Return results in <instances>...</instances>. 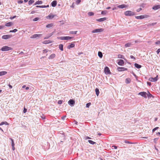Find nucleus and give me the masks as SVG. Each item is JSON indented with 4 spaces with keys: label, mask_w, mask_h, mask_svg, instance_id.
Wrapping results in <instances>:
<instances>
[{
    "label": "nucleus",
    "mask_w": 160,
    "mask_h": 160,
    "mask_svg": "<svg viewBox=\"0 0 160 160\" xmlns=\"http://www.w3.org/2000/svg\"><path fill=\"white\" fill-rule=\"evenodd\" d=\"M12 50V48L7 46H3L0 49L2 51H7Z\"/></svg>",
    "instance_id": "f257e3e1"
},
{
    "label": "nucleus",
    "mask_w": 160,
    "mask_h": 160,
    "mask_svg": "<svg viewBox=\"0 0 160 160\" xmlns=\"http://www.w3.org/2000/svg\"><path fill=\"white\" fill-rule=\"evenodd\" d=\"M124 14L126 16H132L135 15L134 12L131 11H127L124 12Z\"/></svg>",
    "instance_id": "f03ea898"
},
{
    "label": "nucleus",
    "mask_w": 160,
    "mask_h": 160,
    "mask_svg": "<svg viewBox=\"0 0 160 160\" xmlns=\"http://www.w3.org/2000/svg\"><path fill=\"white\" fill-rule=\"evenodd\" d=\"M149 17V16L148 15H142L139 16H136L135 18L137 19H142L145 18H147Z\"/></svg>",
    "instance_id": "7ed1b4c3"
},
{
    "label": "nucleus",
    "mask_w": 160,
    "mask_h": 160,
    "mask_svg": "<svg viewBox=\"0 0 160 160\" xmlns=\"http://www.w3.org/2000/svg\"><path fill=\"white\" fill-rule=\"evenodd\" d=\"M104 29L103 28H100V29H97L93 30L92 32V33H98L102 32L103 31Z\"/></svg>",
    "instance_id": "20e7f679"
},
{
    "label": "nucleus",
    "mask_w": 160,
    "mask_h": 160,
    "mask_svg": "<svg viewBox=\"0 0 160 160\" xmlns=\"http://www.w3.org/2000/svg\"><path fill=\"white\" fill-rule=\"evenodd\" d=\"M58 39L62 40H67L70 39V37H60L57 38Z\"/></svg>",
    "instance_id": "39448f33"
},
{
    "label": "nucleus",
    "mask_w": 160,
    "mask_h": 160,
    "mask_svg": "<svg viewBox=\"0 0 160 160\" xmlns=\"http://www.w3.org/2000/svg\"><path fill=\"white\" fill-rule=\"evenodd\" d=\"M104 72L106 74H111L109 69L108 67H106L105 68Z\"/></svg>",
    "instance_id": "423d86ee"
},
{
    "label": "nucleus",
    "mask_w": 160,
    "mask_h": 160,
    "mask_svg": "<svg viewBox=\"0 0 160 160\" xmlns=\"http://www.w3.org/2000/svg\"><path fill=\"white\" fill-rule=\"evenodd\" d=\"M158 76L157 75L156 77L155 78H150L149 79V81L151 82H156L158 80Z\"/></svg>",
    "instance_id": "0eeeda50"
},
{
    "label": "nucleus",
    "mask_w": 160,
    "mask_h": 160,
    "mask_svg": "<svg viewBox=\"0 0 160 160\" xmlns=\"http://www.w3.org/2000/svg\"><path fill=\"white\" fill-rule=\"evenodd\" d=\"M12 37L11 35H4L2 36V38L3 39H7L10 38Z\"/></svg>",
    "instance_id": "6e6552de"
},
{
    "label": "nucleus",
    "mask_w": 160,
    "mask_h": 160,
    "mask_svg": "<svg viewBox=\"0 0 160 160\" xmlns=\"http://www.w3.org/2000/svg\"><path fill=\"white\" fill-rule=\"evenodd\" d=\"M42 36L41 34H35L31 37V38H39L40 36Z\"/></svg>",
    "instance_id": "1a4fd4ad"
},
{
    "label": "nucleus",
    "mask_w": 160,
    "mask_h": 160,
    "mask_svg": "<svg viewBox=\"0 0 160 160\" xmlns=\"http://www.w3.org/2000/svg\"><path fill=\"white\" fill-rule=\"evenodd\" d=\"M147 93L145 92H141L138 93V94L141 95L142 96L144 97V98H147Z\"/></svg>",
    "instance_id": "9d476101"
},
{
    "label": "nucleus",
    "mask_w": 160,
    "mask_h": 160,
    "mask_svg": "<svg viewBox=\"0 0 160 160\" xmlns=\"http://www.w3.org/2000/svg\"><path fill=\"white\" fill-rule=\"evenodd\" d=\"M118 70L119 71H124L125 70H127V68H124L123 67H119L118 68Z\"/></svg>",
    "instance_id": "9b49d317"
},
{
    "label": "nucleus",
    "mask_w": 160,
    "mask_h": 160,
    "mask_svg": "<svg viewBox=\"0 0 160 160\" xmlns=\"http://www.w3.org/2000/svg\"><path fill=\"white\" fill-rule=\"evenodd\" d=\"M55 16V15H54L52 14H50L48 16H47L46 18L47 19H51L53 18Z\"/></svg>",
    "instance_id": "f8f14e48"
},
{
    "label": "nucleus",
    "mask_w": 160,
    "mask_h": 160,
    "mask_svg": "<svg viewBox=\"0 0 160 160\" xmlns=\"http://www.w3.org/2000/svg\"><path fill=\"white\" fill-rule=\"evenodd\" d=\"M118 64L119 65L122 66L124 64V61L122 59L119 60Z\"/></svg>",
    "instance_id": "ddd939ff"
},
{
    "label": "nucleus",
    "mask_w": 160,
    "mask_h": 160,
    "mask_svg": "<svg viewBox=\"0 0 160 160\" xmlns=\"http://www.w3.org/2000/svg\"><path fill=\"white\" fill-rule=\"evenodd\" d=\"M127 5L125 4H122L119 5H118L117 6V8H125L127 7Z\"/></svg>",
    "instance_id": "4468645a"
},
{
    "label": "nucleus",
    "mask_w": 160,
    "mask_h": 160,
    "mask_svg": "<svg viewBox=\"0 0 160 160\" xmlns=\"http://www.w3.org/2000/svg\"><path fill=\"white\" fill-rule=\"evenodd\" d=\"M106 20V18H100L98 19H97L96 20L98 22H102Z\"/></svg>",
    "instance_id": "2eb2a0df"
},
{
    "label": "nucleus",
    "mask_w": 160,
    "mask_h": 160,
    "mask_svg": "<svg viewBox=\"0 0 160 160\" xmlns=\"http://www.w3.org/2000/svg\"><path fill=\"white\" fill-rule=\"evenodd\" d=\"M152 9L154 10H157L160 8V5H157L153 6L152 7Z\"/></svg>",
    "instance_id": "dca6fc26"
},
{
    "label": "nucleus",
    "mask_w": 160,
    "mask_h": 160,
    "mask_svg": "<svg viewBox=\"0 0 160 160\" xmlns=\"http://www.w3.org/2000/svg\"><path fill=\"white\" fill-rule=\"evenodd\" d=\"M131 81V80L129 78H128L125 79V82L127 84L129 83Z\"/></svg>",
    "instance_id": "f3484780"
},
{
    "label": "nucleus",
    "mask_w": 160,
    "mask_h": 160,
    "mask_svg": "<svg viewBox=\"0 0 160 160\" xmlns=\"http://www.w3.org/2000/svg\"><path fill=\"white\" fill-rule=\"evenodd\" d=\"M51 5L53 7L56 6L57 5V1H53L51 3Z\"/></svg>",
    "instance_id": "a211bd4d"
},
{
    "label": "nucleus",
    "mask_w": 160,
    "mask_h": 160,
    "mask_svg": "<svg viewBox=\"0 0 160 160\" xmlns=\"http://www.w3.org/2000/svg\"><path fill=\"white\" fill-rule=\"evenodd\" d=\"M49 7V5H47V6L43 5V6H36V7L37 8H45L47 7Z\"/></svg>",
    "instance_id": "6ab92c4d"
},
{
    "label": "nucleus",
    "mask_w": 160,
    "mask_h": 160,
    "mask_svg": "<svg viewBox=\"0 0 160 160\" xmlns=\"http://www.w3.org/2000/svg\"><path fill=\"white\" fill-rule=\"evenodd\" d=\"M134 66L136 68L138 69L140 68L141 67V65H140L137 63H135L134 64Z\"/></svg>",
    "instance_id": "aec40b11"
},
{
    "label": "nucleus",
    "mask_w": 160,
    "mask_h": 160,
    "mask_svg": "<svg viewBox=\"0 0 160 160\" xmlns=\"http://www.w3.org/2000/svg\"><path fill=\"white\" fill-rule=\"evenodd\" d=\"M13 25V23L12 22H9L6 24L5 26L7 27H10Z\"/></svg>",
    "instance_id": "412c9836"
},
{
    "label": "nucleus",
    "mask_w": 160,
    "mask_h": 160,
    "mask_svg": "<svg viewBox=\"0 0 160 160\" xmlns=\"http://www.w3.org/2000/svg\"><path fill=\"white\" fill-rule=\"evenodd\" d=\"M7 73V72L6 71H2L0 72V76L5 75Z\"/></svg>",
    "instance_id": "4be33fe9"
},
{
    "label": "nucleus",
    "mask_w": 160,
    "mask_h": 160,
    "mask_svg": "<svg viewBox=\"0 0 160 160\" xmlns=\"http://www.w3.org/2000/svg\"><path fill=\"white\" fill-rule=\"evenodd\" d=\"M55 57V55L54 54H52L49 56L48 58L49 59H52L54 58Z\"/></svg>",
    "instance_id": "5701e85b"
},
{
    "label": "nucleus",
    "mask_w": 160,
    "mask_h": 160,
    "mask_svg": "<svg viewBox=\"0 0 160 160\" xmlns=\"http://www.w3.org/2000/svg\"><path fill=\"white\" fill-rule=\"evenodd\" d=\"M42 2L41 1H37L35 3L34 5H36L37 4H41L42 3Z\"/></svg>",
    "instance_id": "b1692460"
},
{
    "label": "nucleus",
    "mask_w": 160,
    "mask_h": 160,
    "mask_svg": "<svg viewBox=\"0 0 160 160\" xmlns=\"http://www.w3.org/2000/svg\"><path fill=\"white\" fill-rule=\"evenodd\" d=\"M131 45V44L130 43H126L125 44V48H128V47H130Z\"/></svg>",
    "instance_id": "393cba45"
},
{
    "label": "nucleus",
    "mask_w": 160,
    "mask_h": 160,
    "mask_svg": "<svg viewBox=\"0 0 160 160\" xmlns=\"http://www.w3.org/2000/svg\"><path fill=\"white\" fill-rule=\"evenodd\" d=\"M75 103V101L72 99H71V106H73Z\"/></svg>",
    "instance_id": "a878e982"
},
{
    "label": "nucleus",
    "mask_w": 160,
    "mask_h": 160,
    "mask_svg": "<svg viewBox=\"0 0 160 160\" xmlns=\"http://www.w3.org/2000/svg\"><path fill=\"white\" fill-rule=\"evenodd\" d=\"M95 92L97 96H98L99 94V91L98 88H96L95 89Z\"/></svg>",
    "instance_id": "bb28decb"
},
{
    "label": "nucleus",
    "mask_w": 160,
    "mask_h": 160,
    "mask_svg": "<svg viewBox=\"0 0 160 160\" xmlns=\"http://www.w3.org/2000/svg\"><path fill=\"white\" fill-rule=\"evenodd\" d=\"M52 42H51L49 40H46L43 42V43L45 44L49 43H51Z\"/></svg>",
    "instance_id": "cd10ccee"
},
{
    "label": "nucleus",
    "mask_w": 160,
    "mask_h": 160,
    "mask_svg": "<svg viewBox=\"0 0 160 160\" xmlns=\"http://www.w3.org/2000/svg\"><path fill=\"white\" fill-rule=\"evenodd\" d=\"M4 124H5L6 125H8V124L6 122H2L0 123V126H1Z\"/></svg>",
    "instance_id": "c85d7f7f"
},
{
    "label": "nucleus",
    "mask_w": 160,
    "mask_h": 160,
    "mask_svg": "<svg viewBox=\"0 0 160 160\" xmlns=\"http://www.w3.org/2000/svg\"><path fill=\"white\" fill-rule=\"evenodd\" d=\"M98 56L100 58H101L102 57V54L101 52H98Z\"/></svg>",
    "instance_id": "c756f323"
},
{
    "label": "nucleus",
    "mask_w": 160,
    "mask_h": 160,
    "mask_svg": "<svg viewBox=\"0 0 160 160\" xmlns=\"http://www.w3.org/2000/svg\"><path fill=\"white\" fill-rule=\"evenodd\" d=\"M53 26V24L52 23H51V24H48L46 26V27L47 28H50L52 27V26Z\"/></svg>",
    "instance_id": "7c9ffc66"
},
{
    "label": "nucleus",
    "mask_w": 160,
    "mask_h": 160,
    "mask_svg": "<svg viewBox=\"0 0 160 160\" xmlns=\"http://www.w3.org/2000/svg\"><path fill=\"white\" fill-rule=\"evenodd\" d=\"M59 48L61 51L63 50V45L62 44H61L59 45Z\"/></svg>",
    "instance_id": "2f4dec72"
},
{
    "label": "nucleus",
    "mask_w": 160,
    "mask_h": 160,
    "mask_svg": "<svg viewBox=\"0 0 160 160\" xmlns=\"http://www.w3.org/2000/svg\"><path fill=\"white\" fill-rule=\"evenodd\" d=\"M88 142L91 144L93 145L96 142L93 141H92L91 140H88Z\"/></svg>",
    "instance_id": "473e14b6"
},
{
    "label": "nucleus",
    "mask_w": 160,
    "mask_h": 160,
    "mask_svg": "<svg viewBox=\"0 0 160 160\" xmlns=\"http://www.w3.org/2000/svg\"><path fill=\"white\" fill-rule=\"evenodd\" d=\"M156 23H157V22H153V23H150L148 25V26H154V25H155V24H156Z\"/></svg>",
    "instance_id": "72a5a7b5"
},
{
    "label": "nucleus",
    "mask_w": 160,
    "mask_h": 160,
    "mask_svg": "<svg viewBox=\"0 0 160 160\" xmlns=\"http://www.w3.org/2000/svg\"><path fill=\"white\" fill-rule=\"evenodd\" d=\"M94 15V13L93 12H89L88 13V15L89 16H92Z\"/></svg>",
    "instance_id": "f704fd0d"
},
{
    "label": "nucleus",
    "mask_w": 160,
    "mask_h": 160,
    "mask_svg": "<svg viewBox=\"0 0 160 160\" xmlns=\"http://www.w3.org/2000/svg\"><path fill=\"white\" fill-rule=\"evenodd\" d=\"M34 2V1L33 0H30L28 2V4L29 5L32 4Z\"/></svg>",
    "instance_id": "c9c22d12"
},
{
    "label": "nucleus",
    "mask_w": 160,
    "mask_h": 160,
    "mask_svg": "<svg viewBox=\"0 0 160 160\" xmlns=\"http://www.w3.org/2000/svg\"><path fill=\"white\" fill-rule=\"evenodd\" d=\"M107 11H102L101 12V14L102 15H105L106 14Z\"/></svg>",
    "instance_id": "e433bc0d"
},
{
    "label": "nucleus",
    "mask_w": 160,
    "mask_h": 160,
    "mask_svg": "<svg viewBox=\"0 0 160 160\" xmlns=\"http://www.w3.org/2000/svg\"><path fill=\"white\" fill-rule=\"evenodd\" d=\"M147 95L148 97H151L152 96V95L149 92H148V94H147Z\"/></svg>",
    "instance_id": "4c0bfd02"
},
{
    "label": "nucleus",
    "mask_w": 160,
    "mask_h": 160,
    "mask_svg": "<svg viewBox=\"0 0 160 160\" xmlns=\"http://www.w3.org/2000/svg\"><path fill=\"white\" fill-rule=\"evenodd\" d=\"M91 103L90 102L87 103L86 105V107L87 108H89L90 106L91 105Z\"/></svg>",
    "instance_id": "58836bf2"
},
{
    "label": "nucleus",
    "mask_w": 160,
    "mask_h": 160,
    "mask_svg": "<svg viewBox=\"0 0 160 160\" xmlns=\"http://www.w3.org/2000/svg\"><path fill=\"white\" fill-rule=\"evenodd\" d=\"M17 31H18L17 29H14V30H12L10 31V32H16Z\"/></svg>",
    "instance_id": "ea45409f"
},
{
    "label": "nucleus",
    "mask_w": 160,
    "mask_h": 160,
    "mask_svg": "<svg viewBox=\"0 0 160 160\" xmlns=\"http://www.w3.org/2000/svg\"><path fill=\"white\" fill-rule=\"evenodd\" d=\"M11 140L12 141V146H14V141L12 139H11Z\"/></svg>",
    "instance_id": "a19ab883"
},
{
    "label": "nucleus",
    "mask_w": 160,
    "mask_h": 160,
    "mask_svg": "<svg viewBox=\"0 0 160 160\" xmlns=\"http://www.w3.org/2000/svg\"><path fill=\"white\" fill-rule=\"evenodd\" d=\"M54 32H53L51 33H49L48 34V36L49 37H51L54 33Z\"/></svg>",
    "instance_id": "79ce46f5"
},
{
    "label": "nucleus",
    "mask_w": 160,
    "mask_h": 160,
    "mask_svg": "<svg viewBox=\"0 0 160 160\" xmlns=\"http://www.w3.org/2000/svg\"><path fill=\"white\" fill-rule=\"evenodd\" d=\"M81 2V0H77L76 1V3L77 4H79Z\"/></svg>",
    "instance_id": "37998d69"
},
{
    "label": "nucleus",
    "mask_w": 160,
    "mask_h": 160,
    "mask_svg": "<svg viewBox=\"0 0 160 160\" xmlns=\"http://www.w3.org/2000/svg\"><path fill=\"white\" fill-rule=\"evenodd\" d=\"M74 46H75V44H74V43H71V45H70V47H71V48H73V47H74Z\"/></svg>",
    "instance_id": "c03bdc74"
},
{
    "label": "nucleus",
    "mask_w": 160,
    "mask_h": 160,
    "mask_svg": "<svg viewBox=\"0 0 160 160\" xmlns=\"http://www.w3.org/2000/svg\"><path fill=\"white\" fill-rule=\"evenodd\" d=\"M77 32V31H72L71 32V34H75Z\"/></svg>",
    "instance_id": "a18cd8bd"
},
{
    "label": "nucleus",
    "mask_w": 160,
    "mask_h": 160,
    "mask_svg": "<svg viewBox=\"0 0 160 160\" xmlns=\"http://www.w3.org/2000/svg\"><path fill=\"white\" fill-rule=\"evenodd\" d=\"M158 127H156L155 128H154L153 129L152 131V132H155L156 130L158 129Z\"/></svg>",
    "instance_id": "49530a36"
},
{
    "label": "nucleus",
    "mask_w": 160,
    "mask_h": 160,
    "mask_svg": "<svg viewBox=\"0 0 160 160\" xmlns=\"http://www.w3.org/2000/svg\"><path fill=\"white\" fill-rule=\"evenodd\" d=\"M23 1L21 0H18V3L19 4L22 3H23Z\"/></svg>",
    "instance_id": "de8ad7c7"
},
{
    "label": "nucleus",
    "mask_w": 160,
    "mask_h": 160,
    "mask_svg": "<svg viewBox=\"0 0 160 160\" xmlns=\"http://www.w3.org/2000/svg\"><path fill=\"white\" fill-rule=\"evenodd\" d=\"M39 19V18H36L34 19H33V21H36L38 20Z\"/></svg>",
    "instance_id": "09e8293b"
},
{
    "label": "nucleus",
    "mask_w": 160,
    "mask_h": 160,
    "mask_svg": "<svg viewBox=\"0 0 160 160\" xmlns=\"http://www.w3.org/2000/svg\"><path fill=\"white\" fill-rule=\"evenodd\" d=\"M124 142L126 143H129V144L131 143V142H129L127 140H125Z\"/></svg>",
    "instance_id": "8fccbe9b"
},
{
    "label": "nucleus",
    "mask_w": 160,
    "mask_h": 160,
    "mask_svg": "<svg viewBox=\"0 0 160 160\" xmlns=\"http://www.w3.org/2000/svg\"><path fill=\"white\" fill-rule=\"evenodd\" d=\"M62 103V100H59L58 102V103L59 104H61Z\"/></svg>",
    "instance_id": "3c124183"
},
{
    "label": "nucleus",
    "mask_w": 160,
    "mask_h": 160,
    "mask_svg": "<svg viewBox=\"0 0 160 160\" xmlns=\"http://www.w3.org/2000/svg\"><path fill=\"white\" fill-rule=\"evenodd\" d=\"M155 44H156L158 45L160 44V41H158L156 42Z\"/></svg>",
    "instance_id": "603ef678"
},
{
    "label": "nucleus",
    "mask_w": 160,
    "mask_h": 160,
    "mask_svg": "<svg viewBox=\"0 0 160 160\" xmlns=\"http://www.w3.org/2000/svg\"><path fill=\"white\" fill-rule=\"evenodd\" d=\"M158 138H155L154 139V142H155V143H156V142L157 141V140H158Z\"/></svg>",
    "instance_id": "864d4df0"
},
{
    "label": "nucleus",
    "mask_w": 160,
    "mask_h": 160,
    "mask_svg": "<svg viewBox=\"0 0 160 160\" xmlns=\"http://www.w3.org/2000/svg\"><path fill=\"white\" fill-rule=\"evenodd\" d=\"M27 109L26 108H24L23 112L24 113H25L27 112Z\"/></svg>",
    "instance_id": "5fc2aeb1"
},
{
    "label": "nucleus",
    "mask_w": 160,
    "mask_h": 160,
    "mask_svg": "<svg viewBox=\"0 0 160 160\" xmlns=\"http://www.w3.org/2000/svg\"><path fill=\"white\" fill-rule=\"evenodd\" d=\"M75 5L74 3H73L72 6H71V7H72V8H74L75 7Z\"/></svg>",
    "instance_id": "6e6d98bb"
},
{
    "label": "nucleus",
    "mask_w": 160,
    "mask_h": 160,
    "mask_svg": "<svg viewBox=\"0 0 160 160\" xmlns=\"http://www.w3.org/2000/svg\"><path fill=\"white\" fill-rule=\"evenodd\" d=\"M122 55H118V58H122Z\"/></svg>",
    "instance_id": "4d7b16f0"
},
{
    "label": "nucleus",
    "mask_w": 160,
    "mask_h": 160,
    "mask_svg": "<svg viewBox=\"0 0 160 160\" xmlns=\"http://www.w3.org/2000/svg\"><path fill=\"white\" fill-rule=\"evenodd\" d=\"M84 138L85 139H91V138L88 136H86L84 137Z\"/></svg>",
    "instance_id": "13d9d810"
},
{
    "label": "nucleus",
    "mask_w": 160,
    "mask_h": 160,
    "mask_svg": "<svg viewBox=\"0 0 160 160\" xmlns=\"http://www.w3.org/2000/svg\"><path fill=\"white\" fill-rule=\"evenodd\" d=\"M142 8H138V9H137V12H140L141 10H142Z\"/></svg>",
    "instance_id": "bf43d9fd"
},
{
    "label": "nucleus",
    "mask_w": 160,
    "mask_h": 160,
    "mask_svg": "<svg viewBox=\"0 0 160 160\" xmlns=\"http://www.w3.org/2000/svg\"><path fill=\"white\" fill-rule=\"evenodd\" d=\"M130 58L132 59H134V60L136 59L132 55H131Z\"/></svg>",
    "instance_id": "052dcab7"
},
{
    "label": "nucleus",
    "mask_w": 160,
    "mask_h": 160,
    "mask_svg": "<svg viewBox=\"0 0 160 160\" xmlns=\"http://www.w3.org/2000/svg\"><path fill=\"white\" fill-rule=\"evenodd\" d=\"M48 52V50L47 49H44L43 50V53H46Z\"/></svg>",
    "instance_id": "680f3d73"
},
{
    "label": "nucleus",
    "mask_w": 160,
    "mask_h": 160,
    "mask_svg": "<svg viewBox=\"0 0 160 160\" xmlns=\"http://www.w3.org/2000/svg\"><path fill=\"white\" fill-rule=\"evenodd\" d=\"M147 84L149 86H150L151 85V83L150 82H147Z\"/></svg>",
    "instance_id": "e2e57ef3"
},
{
    "label": "nucleus",
    "mask_w": 160,
    "mask_h": 160,
    "mask_svg": "<svg viewBox=\"0 0 160 160\" xmlns=\"http://www.w3.org/2000/svg\"><path fill=\"white\" fill-rule=\"evenodd\" d=\"M112 147H114V149H117V146H114V145Z\"/></svg>",
    "instance_id": "0e129e2a"
},
{
    "label": "nucleus",
    "mask_w": 160,
    "mask_h": 160,
    "mask_svg": "<svg viewBox=\"0 0 160 160\" xmlns=\"http://www.w3.org/2000/svg\"><path fill=\"white\" fill-rule=\"evenodd\" d=\"M16 17V16H14L13 17H11L10 18L11 19H14V18H15Z\"/></svg>",
    "instance_id": "69168bd1"
},
{
    "label": "nucleus",
    "mask_w": 160,
    "mask_h": 160,
    "mask_svg": "<svg viewBox=\"0 0 160 160\" xmlns=\"http://www.w3.org/2000/svg\"><path fill=\"white\" fill-rule=\"evenodd\" d=\"M49 37H48V36H46V37H45L44 38V39H48L49 38Z\"/></svg>",
    "instance_id": "338daca9"
},
{
    "label": "nucleus",
    "mask_w": 160,
    "mask_h": 160,
    "mask_svg": "<svg viewBox=\"0 0 160 160\" xmlns=\"http://www.w3.org/2000/svg\"><path fill=\"white\" fill-rule=\"evenodd\" d=\"M8 86H9V88H12V86L11 85H10V84H9Z\"/></svg>",
    "instance_id": "774afa93"
}]
</instances>
